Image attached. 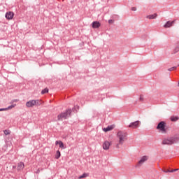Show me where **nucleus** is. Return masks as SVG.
<instances>
[{"label": "nucleus", "mask_w": 179, "mask_h": 179, "mask_svg": "<svg viewBox=\"0 0 179 179\" xmlns=\"http://www.w3.org/2000/svg\"><path fill=\"white\" fill-rule=\"evenodd\" d=\"M179 142V135L176 134L172 137L164 138L162 140V145H174V143H178Z\"/></svg>", "instance_id": "1"}, {"label": "nucleus", "mask_w": 179, "mask_h": 179, "mask_svg": "<svg viewBox=\"0 0 179 179\" xmlns=\"http://www.w3.org/2000/svg\"><path fill=\"white\" fill-rule=\"evenodd\" d=\"M127 132L119 131L117 134V142L118 143L116 145V148L120 149V145H124V142L127 141Z\"/></svg>", "instance_id": "2"}, {"label": "nucleus", "mask_w": 179, "mask_h": 179, "mask_svg": "<svg viewBox=\"0 0 179 179\" xmlns=\"http://www.w3.org/2000/svg\"><path fill=\"white\" fill-rule=\"evenodd\" d=\"M71 113H72V110L68 109L64 113H62L57 116V120L59 121H61L62 120H66V118H69L71 117Z\"/></svg>", "instance_id": "3"}, {"label": "nucleus", "mask_w": 179, "mask_h": 179, "mask_svg": "<svg viewBox=\"0 0 179 179\" xmlns=\"http://www.w3.org/2000/svg\"><path fill=\"white\" fill-rule=\"evenodd\" d=\"M166 122L162 121L158 123L157 126V129H159L161 134H167V128H166Z\"/></svg>", "instance_id": "4"}, {"label": "nucleus", "mask_w": 179, "mask_h": 179, "mask_svg": "<svg viewBox=\"0 0 179 179\" xmlns=\"http://www.w3.org/2000/svg\"><path fill=\"white\" fill-rule=\"evenodd\" d=\"M34 106H40V101L38 100H30L26 103V106L29 108L30 107H34Z\"/></svg>", "instance_id": "5"}, {"label": "nucleus", "mask_w": 179, "mask_h": 179, "mask_svg": "<svg viewBox=\"0 0 179 179\" xmlns=\"http://www.w3.org/2000/svg\"><path fill=\"white\" fill-rule=\"evenodd\" d=\"M139 125H141V122L139 120H137L134 122L130 123V124L129 125V128L136 129V128H139Z\"/></svg>", "instance_id": "6"}, {"label": "nucleus", "mask_w": 179, "mask_h": 179, "mask_svg": "<svg viewBox=\"0 0 179 179\" xmlns=\"http://www.w3.org/2000/svg\"><path fill=\"white\" fill-rule=\"evenodd\" d=\"M149 159V157L148 156H143L141 159L138 161L137 166L138 167H141V166H142V164H143V163H145V162H147V160Z\"/></svg>", "instance_id": "7"}, {"label": "nucleus", "mask_w": 179, "mask_h": 179, "mask_svg": "<svg viewBox=\"0 0 179 179\" xmlns=\"http://www.w3.org/2000/svg\"><path fill=\"white\" fill-rule=\"evenodd\" d=\"M13 16H15V14L12 11L7 12L5 15L6 19L8 20H11V19H13Z\"/></svg>", "instance_id": "8"}, {"label": "nucleus", "mask_w": 179, "mask_h": 179, "mask_svg": "<svg viewBox=\"0 0 179 179\" xmlns=\"http://www.w3.org/2000/svg\"><path fill=\"white\" fill-rule=\"evenodd\" d=\"M102 146L104 150H108V149H110V146H111V143L106 141L103 143Z\"/></svg>", "instance_id": "9"}, {"label": "nucleus", "mask_w": 179, "mask_h": 179, "mask_svg": "<svg viewBox=\"0 0 179 179\" xmlns=\"http://www.w3.org/2000/svg\"><path fill=\"white\" fill-rule=\"evenodd\" d=\"M174 23H176V20L173 21H168L166 22V24L164 25V27L165 29H169V27H171L173 26V24H174Z\"/></svg>", "instance_id": "10"}, {"label": "nucleus", "mask_w": 179, "mask_h": 179, "mask_svg": "<svg viewBox=\"0 0 179 179\" xmlns=\"http://www.w3.org/2000/svg\"><path fill=\"white\" fill-rule=\"evenodd\" d=\"M15 107H16V104H13L7 108H0V111H8V110H12V108H15Z\"/></svg>", "instance_id": "11"}, {"label": "nucleus", "mask_w": 179, "mask_h": 179, "mask_svg": "<svg viewBox=\"0 0 179 179\" xmlns=\"http://www.w3.org/2000/svg\"><path fill=\"white\" fill-rule=\"evenodd\" d=\"M92 26L93 29H99V27H100V26H101V24H100L99 22L97 21H94L92 23Z\"/></svg>", "instance_id": "12"}, {"label": "nucleus", "mask_w": 179, "mask_h": 179, "mask_svg": "<svg viewBox=\"0 0 179 179\" xmlns=\"http://www.w3.org/2000/svg\"><path fill=\"white\" fill-rule=\"evenodd\" d=\"M55 145H59L61 149H65V145H64V143H62V141H56Z\"/></svg>", "instance_id": "13"}, {"label": "nucleus", "mask_w": 179, "mask_h": 179, "mask_svg": "<svg viewBox=\"0 0 179 179\" xmlns=\"http://www.w3.org/2000/svg\"><path fill=\"white\" fill-rule=\"evenodd\" d=\"M156 17H157V13H154L152 15H150L146 16V18L150 19V20L156 19Z\"/></svg>", "instance_id": "14"}, {"label": "nucleus", "mask_w": 179, "mask_h": 179, "mask_svg": "<svg viewBox=\"0 0 179 179\" xmlns=\"http://www.w3.org/2000/svg\"><path fill=\"white\" fill-rule=\"evenodd\" d=\"M114 129L113 126H108L106 128H103V131L104 132H108V131H112Z\"/></svg>", "instance_id": "15"}, {"label": "nucleus", "mask_w": 179, "mask_h": 179, "mask_svg": "<svg viewBox=\"0 0 179 179\" xmlns=\"http://www.w3.org/2000/svg\"><path fill=\"white\" fill-rule=\"evenodd\" d=\"M24 169V164L23 162L18 163L17 170H23Z\"/></svg>", "instance_id": "16"}, {"label": "nucleus", "mask_w": 179, "mask_h": 179, "mask_svg": "<svg viewBox=\"0 0 179 179\" xmlns=\"http://www.w3.org/2000/svg\"><path fill=\"white\" fill-rule=\"evenodd\" d=\"M178 116H172L171 117V121L176 122V121H178Z\"/></svg>", "instance_id": "17"}, {"label": "nucleus", "mask_w": 179, "mask_h": 179, "mask_svg": "<svg viewBox=\"0 0 179 179\" xmlns=\"http://www.w3.org/2000/svg\"><path fill=\"white\" fill-rule=\"evenodd\" d=\"M179 52V45L176 46L172 51V54H177Z\"/></svg>", "instance_id": "18"}, {"label": "nucleus", "mask_w": 179, "mask_h": 179, "mask_svg": "<svg viewBox=\"0 0 179 179\" xmlns=\"http://www.w3.org/2000/svg\"><path fill=\"white\" fill-rule=\"evenodd\" d=\"M61 157V152L59 150H57L55 155V159H59Z\"/></svg>", "instance_id": "19"}, {"label": "nucleus", "mask_w": 179, "mask_h": 179, "mask_svg": "<svg viewBox=\"0 0 179 179\" xmlns=\"http://www.w3.org/2000/svg\"><path fill=\"white\" fill-rule=\"evenodd\" d=\"M89 174L87 173H83L82 176H79L78 178L79 179H82V178H86V177H88Z\"/></svg>", "instance_id": "20"}, {"label": "nucleus", "mask_w": 179, "mask_h": 179, "mask_svg": "<svg viewBox=\"0 0 179 179\" xmlns=\"http://www.w3.org/2000/svg\"><path fill=\"white\" fill-rule=\"evenodd\" d=\"M41 93L42 94H45V93H48V89L45 88L44 90H42Z\"/></svg>", "instance_id": "21"}, {"label": "nucleus", "mask_w": 179, "mask_h": 179, "mask_svg": "<svg viewBox=\"0 0 179 179\" xmlns=\"http://www.w3.org/2000/svg\"><path fill=\"white\" fill-rule=\"evenodd\" d=\"M174 69H177V67L173 66V67L169 68L168 71H169V72H171V71H174Z\"/></svg>", "instance_id": "22"}, {"label": "nucleus", "mask_w": 179, "mask_h": 179, "mask_svg": "<svg viewBox=\"0 0 179 179\" xmlns=\"http://www.w3.org/2000/svg\"><path fill=\"white\" fill-rule=\"evenodd\" d=\"M4 134L6 135H10V131L9 130H4Z\"/></svg>", "instance_id": "23"}, {"label": "nucleus", "mask_w": 179, "mask_h": 179, "mask_svg": "<svg viewBox=\"0 0 179 179\" xmlns=\"http://www.w3.org/2000/svg\"><path fill=\"white\" fill-rule=\"evenodd\" d=\"M168 171H169V173H174V171H178V169H172V170H168Z\"/></svg>", "instance_id": "24"}, {"label": "nucleus", "mask_w": 179, "mask_h": 179, "mask_svg": "<svg viewBox=\"0 0 179 179\" xmlns=\"http://www.w3.org/2000/svg\"><path fill=\"white\" fill-rule=\"evenodd\" d=\"M131 10H132L133 12H136V7H132V8H131Z\"/></svg>", "instance_id": "25"}, {"label": "nucleus", "mask_w": 179, "mask_h": 179, "mask_svg": "<svg viewBox=\"0 0 179 179\" xmlns=\"http://www.w3.org/2000/svg\"><path fill=\"white\" fill-rule=\"evenodd\" d=\"M140 101H143V95L140 96Z\"/></svg>", "instance_id": "26"}, {"label": "nucleus", "mask_w": 179, "mask_h": 179, "mask_svg": "<svg viewBox=\"0 0 179 179\" xmlns=\"http://www.w3.org/2000/svg\"><path fill=\"white\" fill-rule=\"evenodd\" d=\"M108 23H110V24L114 23V21L113 20H108Z\"/></svg>", "instance_id": "27"}, {"label": "nucleus", "mask_w": 179, "mask_h": 179, "mask_svg": "<svg viewBox=\"0 0 179 179\" xmlns=\"http://www.w3.org/2000/svg\"><path fill=\"white\" fill-rule=\"evenodd\" d=\"M39 173H40V169H38V170L36 171V173L38 174Z\"/></svg>", "instance_id": "28"}, {"label": "nucleus", "mask_w": 179, "mask_h": 179, "mask_svg": "<svg viewBox=\"0 0 179 179\" xmlns=\"http://www.w3.org/2000/svg\"><path fill=\"white\" fill-rule=\"evenodd\" d=\"M165 173H170V171H169V170L164 171Z\"/></svg>", "instance_id": "29"}, {"label": "nucleus", "mask_w": 179, "mask_h": 179, "mask_svg": "<svg viewBox=\"0 0 179 179\" xmlns=\"http://www.w3.org/2000/svg\"><path fill=\"white\" fill-rule=\"evenodd\" d=\"M15 101H17V100H15Z\"/></svg>", "instance_id": "30"}]
</instances>
